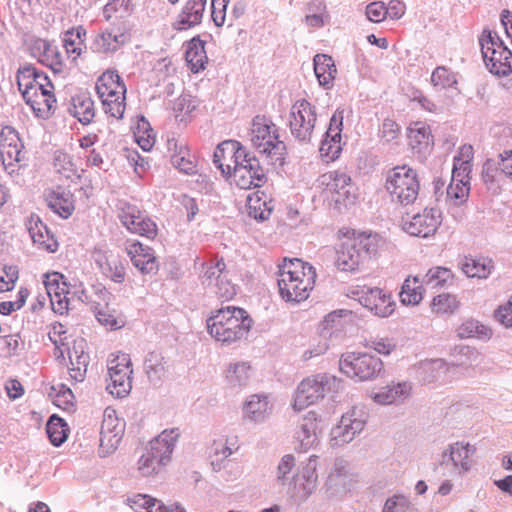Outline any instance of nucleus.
<instances>
[{"instance_id": "aec40b11", "label": "nucleus", "mask_w": 512, "mask_h": 512, "mask_svg": "<svg viewBox=\"0 0 512 512\" xmlns=\"http://www.w3.org/2000/svg\"><path fill=\"white\" fill-rule=\"evenodd\" d=\"M358 300L363 307L379 317H388L395 309L391 294L378 287L362 289Z\"/></svg>"}, {"instance_id": "c756f323", "label": "nucleus", "mask_w": 512, "mask_h": 512, "mask_svg": "<svg viewBox=\"0 0 512 512\" xmlns=\"http://www.w3.org/2000/svg\"><path fill=\"white\" fill-rule=\"evenodd\" d=\"M169 150L172 151L171 162L179 171L191 175L197 172L195 156L184 143L175 140L168 142Z\"/></svg>"}, {"instance_id": "e2e57ef3", "label": "nucleus", "mask_w": 512, "mask_h": 512, "mask_svg": "<svg viewBox=\"0 0 512 512\" xmlns=\"http://www.w3.org/2000/svg\"><path fill=\"white\" fill-rule=\"evenodd\" d=\"M412 503L404 494H394L388 497L382 508V512H410Z\"/></svg>"}, {"instance_id": "4be33fe9", "label": "nucleus", "mask_w": 512, "mask_h": 512, "mask_svg": "<svg viewBox=\"0 0 512 512\" xmlns=\"http://www.w3.org/2000/svg\"><path fill=\"white\" fill-rule=\"evenodd\" d=\"M125 250L135 268L141 274H155L158 271V262L154 251L139 241H127Z\"/></svg>"}, {"instance_id": "f3484780", "label": "nucleus", "mask_w": 512, "mask_h": 512, "mask_svg": "<svg viewBox=\"0 0 512 512\" xmlns=\"http://www.w3.org/2000/svg\"><path fill=\"white\" fill-rule=\"evenodd\" d=\"M321 184L331 193L336 204L348 206L356 199L354 184L350 175L340 170L330 171L320 177Z\"/></svg>"}, {"instance_id": "ea45409f", "label": "nucleus", "mask_w": 512, "mask_h": 512, "mask_svg": "<svg viewBox=\"0 0 512 512\" xmlns=\"http://www.w3.org/2000/svg\"><path fill=\"white\" fill-rule=\"evenodd\" d=\"M316 464V459L311 457L309 461L303 465L301 471L293 477L295 486H298L303 491L305 497L311 495L316 487L318 478Z\"/></svg>"}, {"instance_id": "a19ab883", "label": "nucleus", "mask_w": 512, "mask_h": 512, "mask_svg": "<svg viewBox=\"0 0 512 512\" xmlns=\"http://www.w3.org/2000/svg\"><path fill=\"white\" fill-rule=\"evenodd\" d=\"M251 367L248 362L240 361L229 364L225 379L233 389H241L249 383Z\"/></svg>"}, {"instance_id": "37998d69", "label": "nucleus", "mask_w": 512, "mask_h": 512, "mask_svg": "<svg viewBox=\"0 0 512 512\" xmlns=\"http://www.w3.org/2000/svg\"><path fill=\"white\" fill-rule=\"evenodd\" d=\"M425 287L419 276L405 279L399 293L400 301L404 305H417L423 298Z\"/></svg>"}, {"instance_id": "603ef678", "label": "nucleus", "mask_w": 512, "mask_h": 512, "mask_svg": "<svg viewBox=\"0 0 512 512\" xmlns=\"http://www.w3.org/2000/svg\"><path fill=\"white\" fill-rule=\"evenodd\" d=\"M91 310L93 311L97 321L101 325L111 330L119 329L124 325V322L118 320V318L115 315V311H112L109 308V305H107V308H105V306L102 305V303L94 302L93 305L91 306Z\"/></svg>"}, {"instance_id": "393cba45", "label": "nucleus", "mask_w": 512, "mask_h": 512, "mask_svg": "<svg viewBox=\"0 0 512 512\" xmlns=\"http://www.w3.org/2000/svg\"><path fill=\"white\" fill-rule=\"evenodd\" d=\"M94 260L103 276L117 284L125 281V265L118 256L110 251L98 250L94 253Z\"/></svg>"}, {"instance_id": "bb28decb", "label": "nucleus", "mask_w": 512, "mask_h": 512, "mask_svg": "<svg viewBox=\"0 0 512 512\" xmlns=\"http://www.w3.org/2000/svg\"><path fill=\"white\" fill-rule=\"evenodd\" d=\"M26 227L34 245H36L38 249L48 253L57 251V240L38 215L32 214L26 221Z\"/></svg>"}, {"instance_id": "72a5a7b5", "label": "nucleus", "mask_w": 512, "mask_h": 512, "mask_svg": "<svg viewBox=\"0 0 512 512\" xmlns=\"http://www.w3.org/2000/svg\"><path fill=\"white\" fill-rule=\"evenodd\" d=\"M99 98L122 97L126 94V86L120 76L114 71L104 72L96 82Z\"/></svg>"}, {"instance_id": "f704fd0d", "label": "nucleus", "mask_w": 512, "mask_h": 512, "mask_svg": "<svg viewBox=\"0 0 512 512\" xmlns=\"http://www.w3.org/2000/svg\"><path fill=\"white\" fill-rule=\"evenodd\" d=\"M272 410L268 397L265 395H252L246 401L243 408L244 418L254 422L260 423L265 421Z\"/></svg>"}, {"instance_id": "cd10ccee", "label": "nucleus", "mask_w": 512, "mask_h": 512, "mask_svg": "<svg viewBox=\"0 0 512 512\" xmlns=\"http://www.w3.org/2000/svg\"><path fill=\"white\" fill-rule=\"evenodd\" d=\"M206 3L207 0H188L172 24L173 29L185 31L199 25L202 22Z\"/></svg>"}, {"instance_id": "a18cd8bd", "label": "nucleus", "mask_w": 512, "mask_h": 512, "mask_svg": "<svg viewBox=\"0 0 512 512\" xmlns=\"http://www.w3.org/2000/svg\"><path fill=\"white\" fill-rule=\"evenodd\" d=\"M144 370L151 383H160L166 373L162 354L156 351L149 352L144 360Z\"/></svg>"}, {"instance_id": "20e7f679", "label": "nucleus", "mask_w": 512, "mask_h": 512, "mask_svg": "<svg viewBox=\"0 0 512 512\" xmlns=\"http://www.w3.org/2000/svg\"><path fill=\"white\" fill-rule=\"evenodd\" d=\"M380 237L377 234L360 233L346 239L337 251L336 265L342 271H355L360 264L376 254Z\"/></svg>"}, {"instance_id": "13d9d810", "label": "nucleus", "mask_w": 512, "mask_h": 512, "mask_svg": "<svg viewBox=\"0 0 512 512\" xmlns=\"http://www.w3.org/2000/svg\"><path fill=\"white\" fill-rule=\"evenodd\" d=\"M341 140L342 138L327 137L325 133L319 149L322 158L327 162L336 160L342 151Z\"/></svg>"}, {"instance_id": "a878e982", "label": "nucleus", "mask_w": 512, "mask_h": 512, "mask_svg": "<svg viewBox=\"0 0 512 512\" xmlns=\"http://www.w3.org/2000/svg\"><path fill=\"white\" fill-rule=\"evenodd\" d=\"M53 91L54 86L52 85V88L43 87L41 90L28 91V94L23 96L36 117L46 119L53 113L56 103Z\"/></svg>"}, {"instance_id": "c9c22d12", "label": "nucleus", "mask_w": 512, "mask_h": 512, "mask_svg": "<svg viewBox=\"0 0 512 512\" xmlns=\"http://www.w3.org/2000/svg\"><path fill=\"white\" fill-rule=\"evenodd\" d=\"M460 266L463 273L470 278L487 279L494 270L493 260L484 256H465Z\"/></svg>"}, {"instance_id": "dca6fc26", "label": "nucleus", "mask_w": 512, "mask_h": 512, "mask_svg": "<svg viewBox=\"0 0 512 512\" xmlns=\"http://www.w3.org/2000/svg\"><path fill=\"white\" fill-rule=\"evenodd\" d=\"M23 143L18 132L11 126H5L0 132V159L5 171L12 175L19 168L22 159Z\"/></svg>"}, {"instance_id": "0e129e2a", "label": "nucleus", "mask_w": 512, "mask_h": 512, "mask_svg": "<svg viewBox=\"0 0 512 512\" xmlns=\"http://www.w3.org/2000/svg\"><path fill=\"white\" fill-rule=\"evenodd\" d=\"M39 62L49 67L54 73H61L63 71V60L57 46L50 43L49 47L43 53Z\"/></svg>"}, {"instance_id": "5fc2aeb1", "label": "nucleus", "mask_w": 512, "mask_h": 512, "mask_svg": "<svg viewBox=\"0 0 512 512\" xmlns=\"http://www.w3.org/2000/svg\"><path fill=\"white\" fill-rule=\"evenodd\" d=\"M134 137L138 145L144 151H150L155 144V135L150 127V123L145 120L144 117L137 123L136 130L134 131Z\"/></svg>"}, {"instance_id": "680f3d73", "label": "nucleus", "mask_w": 512, "mask_h": 512, "mask_svg": "<svg viewBox=\"0 0 512 512\" xmlns=\"http://www.w3.org/2000/svg\"><path fill=\"white\" fill-rule=\"evenodd\" d=\"M53 391H55V394L53 396V403L67 411H70L74 407V395L70 388H68L64 384H59L57 387L52 386L51 388Z\"/></svg>"}, {"instance_id": "2eb2a0df", "label": "nucleus", "mask_w": 512, "mask_h": 512, "mask_svg": "<svg viewBox=\"0 0 512 512\" xmlns=\"http://www.w3.org/2000/svg\"><path fill=\"white\" fill-rule=\"evenodd\" d=\"M124 434V423L117 417L116 411L106 408L100 429L99 454L102 457L114 452Z\"/></svg>"}, {"instance_id": "423d86ee", "label": "nucleus", "mask_w": 512, "mask_h": 512, "mask_svg": "<svg viewBox=\"0 0 512 512\" xmlns=\"http://www.w3.org/2000/svg\"><path fill=\"white\" fill-rule=\"evenodd\" d=\"M179 434L175 430H164L149 442L144 454L138 461V470L142 476L157 473L170 460Z\"/></svg>"}, {"instance_id": "9b49d317", "label": "nucleus", "mask_w": 512, "mask_h": 512, "mask_svg": "<svg viewBox=\"0 0 512 512\" xmlns=\"http://www.w3.org/2000/svg\"><path fill=\"white\" fill-rule=\"evenodd\" d=\"M336 381V377L325 373L302 380L295 392L293 408L301 411L323 399L335 387Z\"/></svg>"}, {"instance_id": "7c9ffc66", "label": "nucleus", "mask_w": 512, "mask_h": 512, "mask_svg": "<svg viewBox=\"0 0 512 512\" xmlns=\"http://www.w3.org/2000/svg\"><path fill=\"white\" fill-rule=\"evenodd\" d=\"M69 113L83 125H88L95 117L94 101L87 92H80L71 98Z\"/></svg>"}, {"instance_id": "ddd939ff", "label": "nucleus", "mask_w": 512, "mask_h": 512, "mask_svg": "<svg viewBox=\"0 0 512 512\" xmlns=\"http://www.w3.org/2000/svg\"><path fill=\"white\" fill-rule=\"evenodd\" d=\"M368 420V413L364 407L355 406L342 415L339 424L332 429L335 445L351 442L361 433Z\"/></svg>"}, {"instance_id": "473e14b6", "label": "nucleus", "mask_w": 512, "mask_h": 512, "mask_svg": "<svg viewBox=\"0 0 512 512\" xmlns=\"http://www.w3.org/2000/svg\"><path fill=\"white\" fill-rule=\"evenodd\" d=\"M408 140L414 152H426L433 145L430 126L421 121L412 123L408 128Z\"/></svg>"}, {"instance_id": "6e6d98bb", "label": "nucleus", "mask_w": 512, "mask_h": 512, "mask_svg": "<svg viewBox=\"0 0 512 512\" xmlns=\"http://www.w3.org/2000/svg\"><path fill=\"white\" fill-rule=\"evenodd\" d=\"M145 214L141 212L135 205L127 202L121 203L118 217L121 223L131 232V227H138Z\"/></svg>"}, {"instance_id": "5701e85b", "label": "nucleus", "mask_w": 512, "mask_h": 512, "mask_svg": "<svg viewBox=\"0 0 512 512\" xmlns=\"http://www.w3.org/2000/svg\"><path fill=\"white\" fill-rule=\"evenodd\" d=\"M44 285L53 310L59 314L65 313L68 310L67 294L70 292L64 276L58 272L47 274Z\"/></svg>"}, {"instance_id": "09e8293b", "label": "nucleus", "mask_w": 512, "mask_h": 512, "mask_svg": "<svg viewBox=\"0 0 512 512\" xmlns=\"http://www.w3.org/2000/svg\"><path fill=\"white\" fill-rule=\"evenodd\" d=\"M68 426L66 422L57 415L50 416L46 424V433L51 444L55 447L62 445L68 437Z\"/></svg>"}, {"instance_id": "052dcab7", "label": "nucleus", "mask_w": 512, "mask_h": 512, "mask_svg": "<svg viewBox=\"0 0 512 512\" xmlns=\"http://www.w3.org/2000/svg\"><path fill=\"white\" fill-rule=\"evenodd\" d=\"M431 83L434 87L445 89L457 84L455 74L445 66H438L431 75Z\"/></svg>"}, {"instance_id": "8fccbe9b", "label": "nucleus", "mask_w": 512, "mask_h": 512, "mask_svg": "<svg viewBox=\"0 0 512 512\" xmlns=\"http://www.w3.org/2000/svg\"><path fill=\"white\" fill-rule=\"evenodd\" d=\"M420 279L424 287L434 289L444 287L450 282L453 279V273L448 268L437 266L430 268Z\"/></svg>"}, {"instance_id": "69168bd1", "label": "nucleus", "mask_w": 512, "mask_h": 512, "mask_svg": "<svg viewBox=\"0 0 512 512\" xmlns=\"http://www.w3.org/2000/svg\"><path fill=\"white\" fill-rule=\"evenodd\" d=\"M22 346L23 342L18 333L0 336V349L6 356L18 355Z\"/></svg>"}, {"instance_id": "79ce46f5", "label": "nucleus", "mask_w": 512, "mask_h": 512, "mask_svg": "<svg viewBox=\"0 0 512 512\" xmlns=\"http://www.w3.org/2000/svg\"><path fill=\"white\" fill-rule=\"evenodd\" d=\"M86 30L82 26L72 28L65 32L63 37V46L68 57L76 60L86 48L84 38Z\"/></svg>"}, {"instance_id": "b1692460", "label": "nucleus", "mask_w": 512, "mask_h": 512, "mask_svg": "<svg viewBox=\"0 0 512 512\" xmlns=\"http://www.w3.org/2000/svg\"><path fill=\"white\" fill-rule=\"evenodd\" d=\"M16 80L22 96L27 95L28 91L33 92L34 89L52 88V82L47 74L30 64L19 67Z\"/></svg>"}, {"instance_id": "f03ea898", "label": "nucleus", "mask_w": 512, "mask_h": 512, "mask_svg": "<svg viewBox=\"0 0 512 512\" xmlns=\"http://www.w3.org/2000/svg\"><path fill=\"white\" fill-rule=\"evenodd\" d=\"M314 268L300 259L289 260L279 267L280 296L287 302H301L309 297L315 284Z\"/></svg>"}, {"instance_id": "a211bd4d", "label": "nucleus", "mask_w": 512, "mask_h": 512, "mask_svg": "<svg viewBox=\"0 0 512 512\" xmlns=\"http://www.w3.org/2000/svg\"><path fill=\"white\" fill-rule=\"evenodd\" d=\"M475 452L476 448L469 443H452L442 452L440 465L451 467L454 473L462 476L471 470Z\"/></svg>"}, {"instance_id": "c03bdc74", "label": "nucleus", "mask_w": 512, "mask_h": 512, "mask_svg": "<svg viewBox=\"0 0 512 512\" xmlns=\"http://www.w3.org/2000/svg\"><path fill=\"white\" fill-rule=\"evenodd\" d=\"M449 364L443 359H431L423 361L419 367L421 380L426 383H432L441 379L448 371Z\"/></svg>"}, {"instance_id": "f8f14e48", "label": "nucleus", "mask_w": 512, "mask_h": 512, "mask_svg": "<svg viewBox=\"0 0 512 512\" xmlns=\"http://www.w3.org/2000/svg\"><path fill=\"white\" fill-rule=\"evenodd\" d=\"M317 121L316 108L306 99L297 100L291 107L289 127L292 136L302 143L312 139Z\"/></svg>"}, {"instance_id": "3c124183", "label": "nucleus", "mask_w": 512, "mask_h": 512, "mask_svg": "<svg viewBox=\"0 0 512 512\" xmlns=\"http://www.w3.org/2000/svg\"><path fill=\"white\" fill-rule=\"evenodd\" d=\"M460 338L476 337L479 339H489L492 331L489 327L481 324L475 319H468L464 321L457 329Z\"/></svg>"}, {"instance_id": "c85d7f7f", "label": "nucleus", "mask_w": 512, "mask_h": 512, "mask_svg": "<svg viewBox=\"0 0 512 512\" xmlns=\"http://www.w3.org/2000/svg\"><path fill=\"white\" fill-rule=\"evenodd\" d=\"M84 348V339L75 340L72 348H67L70 360L69 374L76 382L83 381L87 371L89 356L84 352Z\"/></svg>"}, {"instance_id": "de8ad7c7", "label": "nucleus", "mask_w": 512, "mask_h": 512, "mask_svg": "<svg viewBox=\"0 0 512 512\" xmlns=\"http://www.w3.org/2000/svg\"><path fill=\"white\" fill-rule=\"evenodd\" d=\"M241 143L236 140H229L224 141L221 144L217 146V149L214 152L213 155V162L215 166L221 170V173L223 175H231L232 166L230 164L224 165L222 162V158L225 157V153L229 152L231 153V159L232 161L235 159V156H237L238 148H241Z\"/></svg>"}, {"instance_id": "39448f33", "label": "nucleus", "mask_w": 512, "mask_h": 512, "mask_svg": "<svg viewBox=\"0 0 512 512\" xmlns=\"http://www.w3.org/2000/svg\"><path fill=\"white\" fill-rule=\"evenodd\" d=\"M385 189L393 202L403 206L413 204L420 191L417 171L406 164L391 168L386 175Z\"/></svg>"}, {"instance_id": "2f4dec72", "label": "nucleus", "mask_w": 512, "mask_h": 512, "mask_svg": "<svg viewBox=\"0 0 512 512\" xmlns=\"http://www.w3.org/2000/svg\"><path fill=\"white\" fill-rule=\"evenodd\" d=\"M313 66L319 85L325 89H331L337 74L333 58L327 54H316L313 59Z\"/></svg>"}, {"instance_id": "bf43d9fd", "label": "nucleus", "mask_w": 512, "mask_h": 512, "mask_svg": "<svg viewBox=\"0 0 512 512\" xmlns=\"http://www.w3.org/2000/svg\"><path fill=\"white\" fill-rule=\"evenodd\" d=\"M470 191V185L465 182L453 181L447 187V199L455 206L466 202Z\"/></svg>"}, {"instance_id": "6ab92c4d", "label": "nucleus", "mask_w": 512, "mask_h": 512, "mask_svg": "<svg viewBox=\"0 0 512 512\" xmlns=\"http://www.w3.org/2000/svg\"><path fill=\"white\" fill-rule=\"evenodd\" d=\"M442 221V213L437 208H425L422 212L403 221V230L411 236L428 238L433 236Z\"/></svg>"}, {"instance_id": "6e6552de", "label": "nucleus", "mask_w": 512, "mask_h": 512, "mask_svg": "<svg viewBox=\"0 0 512 512\" xmlns=\"http://www.w3.org/2000/svg\"><path fill=\"white\" fill-rule=\"evenodd\" d=\"M479 43L485 65L492 74L501 77L512 73V52L497 33L484 30Z\"/></svg>"}, {"instance_id": "864d4df0", "label": "nucleus", "mask_w": 512, "mask_h": 512, "mask_svg": "<svg viewBox=\"0 0 512 512\" xmlns=\"http://www.w3.org/2000/svg\"><path fill=\"white\" fill-rule=\"evenodd\" d=\"M122 37V34L117 35L110 31H104L96 36L93 48L99 53L114 52L120 46Z\"/></svg>"}, {"instance_id": "7ed1b4c3", "label": "nucleus", "mask_w": 512, "mask_h": 512, "mask_svg": "<svg viewBox=\"0 0 512 512\" xmlns=\"http://www.w3.org/2000/svg\"><path fill=\"white\" fill-rule=\"evenodd\" d=\"M252 146L273 165L282 166L287 154L286 145L280 139L279 128L265 116L257 115L251 126Z\"/></svg>"}, {"instance_id": "4d7b16f0", "label": "nucleus", "mask_w": 512, "mask_h": 512, "mask_svg": "<svg viewBox=\"0 0 512 512\" xmlns=\"http://www.w3.org/2000/svg\"><path fill=\"white\" fill-rule=\"evenodd\" d=\"M459 307V301L456 296L449 293H442L435 296L432 300V310L436 314H452Z\"/></svg>"}, {"instance_id": "58836bf2", "label": "nucleus", "mask_w": 512, "mask_h": 512, "mask_svg": "<svg viewBox=\"0 0 512 512\" xmlns=\"http://www.w3.org/2000/svg\"><path fill=\"white\" fill-rule=\"evenodd\" d=\"M204 46L205 42L199 37H193L187 45L185 59L194 73L203 70L208 61Z\"/></svg>"}, {"instance_id": "49530a36", "label": "nucleus", "mask_w": 512, "mask_h": 512, "mask_svg": "<svg viewBox=\"0 0 512 512\" xmlns=\"http://www.w3.org/2000/svg\"><path fill=\"white\" fill-rule=\"evenodd\" d=\"M135 512H167L166 506L156 498L147 494H135L126 499Z\"/></svg>"}, {"instance_id": "f257e3e1", "label": "nucleus", "mask_w": 512, "mask_h": 512, "mask_svg": "<svg viewBox=\"0 0 512 512\" xmlns=\"http://www.w3.org/2000/svg\"><path fill=\"white\" fill-rule=\"evenodd\" d=\"M251 325L252 319L247 311L235 306L215 310L206 320L210 336L223 345H230L245 338Z\"/></svg>"}, {"instance_id": "0eeeda50", "label": "nucleus", "mask_w": 512, "mask_h": 512, "mask_svg": "<svg viewBox=\"0 0 512 512\" xmlns=\"http://www.w3.org/2000/svg\"><path fill=\"white\" fill-rule=\"evenodd\" d=\"M229 176L237 187L244 190L261 187L267 180L259 159L243 145L238 148Z\"/></svg>"}, {"instance_id": "9d476101", "label": "nucleus", "mask_w": 512, "mask_h": 512, "mask_svg": "<svg viewBox=\"0 0 512 512\" xmlns=\"http://www.w3.org/2000/svg\"><path fill=\"white\" fill-rule=\"evenodd\" d=\"M200 279L203 285L211 288L218 299L231 300L237 293L236 285L232 283L223 258H215L202 266Z\"/></svg>"}, {"instance_id": "e433bc0d", "label": "nucleus", "mask_w": 512, "mask_h": 512, "mask_svg": "<svg viewBox=\"0 0 512 512\" xmlns=\"http://www.w3.org/2000/svg\"><path fill=\"white\" fill-rule=\"evenodd\" d=\"M410 391L411 386L406 382L387 385L376 392L373 399L382 405L398 404L408 398Z\"/></svg>"}, {"instance_id": "4c0bfd02", "label": "nucleus", "mask_w": 512, "mask_h": 512, "mask_svg": "<svg viewBox=\"0 0 512 512\" xmlns=\"http://www.w3.org/2000/svg\"><path fill=\"white\" fill-rule=\"evenodd\" d=\"M48 206L64 219L70 217L74 211L73 195L61 188L53 190L47 198Z\"/></svg>"}, {"instance_id": "1a4fd4ad", "label": "nucleus", "mask_w": 512, "mask_h": 512, "mask_svg": "<svg viewBox=\"0 0 512 512\" xmlns=\"http://www.w3.org/2000/svg\"><path fill=\"white\" fill-rule=\"evenodd\" d=\"M340 371L351 379L368 381L375 379L383 370L380 358L361 352H346L339 360Z\"/></svg>"}, {"instance_id": "412c9836", "label": "nucleus", "mask_w": 512, "mask_h": 512, "mask_svg": "<svg viewBox=\"0 0 512 512\" xmlns=\"http://www.w3.org/2000/svg\"><path fill=\"white\" fill-rule=\"evenodd\" d=\"M322 419L317 414L309 411L298 422L294 438L299 444L298 448L307 451L318 443V436L322 430Z\"/></svg>"}, {"instance_id": "338daca9", "label": "nucleus", "mask_w": 512, "mask_h": 512, "mask_svg": "<svg viewBox=\"0 0 512 512\" xmlns=\"http://www.w3.org/2000/svg\"><path fill=\"white\" fill-rule=\"evenodd\" d=\"M232 454V449L227 446V442L219 439L215 440L211 447V456H214L215 459L211 461V465L213 469L218 471L221 469L220 462L225 460Z\"/></svg>"}, {"instance_id": "774afa93", "label": "nucleus", "mask_w": 512, "mask_h": 512, "mask_svg": "<svg viewBox=\"0 0 512 512\" xmlns=\"http://www.w3.org/2000/svg\"><path fill=\"white\" fill-rule=\"evenodd\" d=\"M272 209L267 206L265 201H262L260 198L248 200V214L250 217L264 221L267 220L271 215Z\"/></svg>"}, {"instance_id": "4468645a", "label": "nucleus", "mask_w": 512, "mask_h": 512, "mask_svg": "<svg viewBox=\"0 0 512 512\" xmlns=\"http://www.w3.org/2000/svg\"><path fill=\"white\" fill-rule=\"evenodd\" d=\"M131 360L128 354H120L110 360L108 364V374L110 382L107 390L116 397H124L131 390Z\"/></svg>"}]
</instances>
